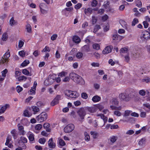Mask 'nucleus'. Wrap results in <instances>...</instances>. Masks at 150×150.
<instances>
[{"mask_svg": "<svg viewBox=\"0 0 150 150\" xmlns=\"http://www.w3.org/2000/svg\"><path fill=\"white\" fill-rule=\"evenodd\" d=\"M32 109L34 112V114H36V113L39 111V108L36 106H33L32 107Z\"/></svg>", "mask_w": 150, "mask_h": 150, "instance_id": "30", "label": "nucleus"}, {"mask_svg": "<svg viewBox=\"0 0 150 150\" xmlns=\"http://www.w3.org/2000/svg\"><path fill=\"white\" fill-rule=\"evenodd\" d=\"M18 54L22 57H24L25 55V52L24 50H21L19 51Z\"/></svg>", "mask_w": 150, "mask_h": 150, "instance_id": "53", "label": "nucleus"}, {"mask_svg": "<svg viewBox=\"0 0 150 150\" xmlns=\"http://www.w3.org/2000/svg\"><path fill=\"white\" fill-rule=\"evenodd\" d=\"M120 24L124 28H126L127 27V23L124 21L122 20H120L119 21Z\"/></svg>", "mask_w": 150, "mask_h": 150, "instance_id": "27", "label": "nucleus"}, {"mask_svg": "<svg viewBox=\"0 0 150 150\" xmlns=\"http://www.w3.org/2000/svg\"><path fill=\"white\" fill-rule=\"evenodd\" d=\"M50 50L49 47L47 46H46L45 48L43 49L42 50V52H50Z\"/></svg>", "mask_w": 150, "mask_h": 150, "instance_id": "60", "label": "nucleus"}, {"mask_svg": "<svg viewBox=\"0 0 150 150\" xmlns=\"http://www.w3.org/2000/svg\"><path fill=\"white\" fill-rule=\"evenodd\" d=\"M29 63V61L28 60H25L21 64V66L22 67H25Z\"/></svg>", "mask_w": 150, "mask_h": 150, "instance_id": "43", "label": "nucleus"}, {"mask_svg": "<svg viewBox=\"0 0 150 150\" xmlns=\"http://www.w3.org/2000/svg\"><path fill=\"white\" fill-rule=\"evenodd\" d=\"M139 94L141 96H144L145 95L146 91L144 90H141L139 91Z\"/></svg>", "mask_w": 150, "mask_h": 150, "instance_id": "63", "label": "nucleus"}, {"mask_svg": "<svg viewBox=\"0 0 150 150\" xmlns=\"http://www.w3.org/2000/svg\"><path fill=\"white\" fill-rule=\"evenodd\" d=\"M72 91L69 90H66L65 91V95L67 96L70 97V95L71 94Z\"/></svg>", "mask_w": 150, "mask_h": 150, "instance_id": "48", "label": "nucleus"}, {"mask_svg": "<svg viewBox=\"0 0 150 150\" xmlns=\"http://www.w3.org/2000/svg\"><path fill=\"white\" fill-rule=\"evenodd\" d=\"M109 18L107 14H105L101 17V20L103 22L107 21Z\"/></svg>", "mask_w": 150, "mask_h": 150, "instance_id": "32", "label": "nucleus"}, {"mask_svg": "<svg viewBox=\"0 0 150 150\" xmlns=\"http://www.w3.org/2000/svg\"><path fill=\"white\" fill-rule=\"evenodd\" d=\"M28 134L29 135L28 137L29 141L31 142L33 141L34 140V134L30 132H28Z\"/></svg>", "mask_w": 150, "mask_h": 150, "instance_id": "21", "label": "nucleus"}, {"mask_svg": "<svg viewBox=\"0 0 150 150\" xmlns=\"http://www.w3.org/2000/svg\"><path fill=\"white\" fill-rule=\"evenodd\" d=\"M111 38L113 42H118L123 38L124 37L117 34H115L112 35Z\"/></svg>", "mask_w": 150, "mask_h": 150, "instance_id": "6", "label": "nucleus"}, {"mask_svg": "<svg viewBox=\"0 0 150 150\" xmlns=\"http://www.w3.org/2000/svg\"><path fill=\"white\" fill-rule=\"evenodd\" d=\"M8 36L7 33H4L2 35L1 39L2 40L6 41L8 39Z\"/></svg>", "mask_w": 150, "mask_h": 150, "instance_id": "33", "label": "nucleus"}, {"mask_svg": "<svg viewBox=\"0 0 150 150\" xmlns=\"http://www.w3.org/2000/svg\"><path fill=\"white\" fill-rule=\"evenodd\" d=\"M10 24L11 26L14 25L16 24V22L14 20V18L12 17L10 20Z\"/></svg>", "mask_w": 150, "mask_h": 150, "instance_id": "36", "label": "nucleus"}, {"mask_svg": "<svg viewBox=\"0 0 150 150\" xmlns=\"http://www.w3.org/2000/svg\"><path fill=\"white\" fill-rule=\"evenodd\" d=\"M42 126L41 124H38L35 125L33 129V131L36 134L38 133L40 129L42 128Z\"/></svg>", "mask_w": 150, "mask_h": 150, "instance_id": "14", "label": "nucleus"}, {"mask_svg": "<svg viewBox=\"0 0 150 150\" xmlns=\"http://www.w3.org/2000/svg\"><path fill=\"white\" fill-rule=\"evenodd\" d=\"M101 98L99 96L96 95L94 96L92 98V100L94 103L99 102Z\"/></svg>", "mask_w": 150, "mask_h": 150, "instance_id": "22", "label": "nucleus"}, {"mask_svg": "<svg viewBox=\"0 0 150 150\" xmlns=\"http://www.w3.org/2000/svg\"><path fill=\"white\" fill-rule=\"evenodd\" d=\"M46 141L45 138L42 137L39 139L38 142L41 144H44L45 143Z\"/></svg>", "mask_w": 150, "mask_h": 150, "instance_id": "35", "label": "nucleus"}, {"mask_svg": "<svg viewBox=\"0 0 150 150\" xmlns=\"http://www.w3.org/2000/svg\"><path fill=\"white\" fill-rule=\"evenodd\" d=\"M72 40L73 41L76 43H78L80 42V38L77 36H74L73 37Z\"/></svg>", "mask_w": 150, "mask_h": 150, "instance_id": "23", "label": "nucleus"}, {"mask_svg": "<svg viewBox=\"0 0 150 150\" xmlns=\"http://www.w3.org/2000/svg\"><path fill=\"white\" fill-rule=\"evenodd\" d=\"M112 47L111 46H108L106 47L102 51V53L105 54L110 53L111 51Z\"/></svg>", "mask_w": 150, "mask_h": 150, "instance_id": "13", "label": "nucleus"}, {"mask_svg": "<svg viewBox=\"0 0 150 150\" xmlns=\"http://www.w3.org/2000/svg\"><path fill=\"white\" fill-rule=\"evenodd\" d=\"M100 25H96L94 28L93 32L96 33L99 29L100 28Z\"/></svg>", "mask_w": 150, "mask_h": 150, "instance_id": "50", "label": "nucleus"}, {"mask_svg": "<svg viewBox=\"0 0 150 150\" xmlns=\"http://www.w3.org/2000/svg\"><path fill=\"white\" fill-rule=\"evenodd\" d=\"M16 90L18 93H19L23 90V88L19 86H18L16 88Z\"/></svg>", "mask_w": 150, "mask_h": 150, "instance_id": "64", "label": "nucleus"}, {"mask_svg": "<svg viewBox=\"0 0 150 150\" xmlns=\"http://www.w3.org/2000/svg\"><path fill=\"white\" fill-rule=\"evenodd\" d=\"M47 114L45 112H42L38 115L37 117V120L39 122H42L46 120L47 118Z\"/></svg>", "mask_w": 150, "mask_h": 150, "instance_id": "3", "label": "nucleus"}, {"mask_svg": "<svg viewBox=\"0 0 150 150\" xmlns=\"http://www.w3.org/2000/svg\"><path fill=\"white\" fill-rule=\"evenodd\" d=\"M70 97L72 98H75L78 97L79 96V94L75 91H72Z\"/></svg>", "mask_w": 150, "mask_h": 150, "instance_id": "26", "label": "nucleus"}, {"mask_svg": "<svg viewBox=\"0 0 150 150\" xmlns=\"http://www.w3.org/2000/svg\"><path fill=\"white\" fill-rule=\"evenodd\" d=\"M119 98L121 100L128 101L129 100L130 97L129 94L125 92L120 94Z\"/></svg>", "mask_w": 150, "mask_h": 150, "instance_id": "7", "label": "nucleus"}, {"mask_svg": "<svg viewBox=\"0 0 150 150\" xmlns=\"http://www.w3.org/2000/svg\"><path fill=\"white\" fill-rule=\"evenodd\" d=\"M132 112V111L130 110H127L125 111L123 116H128Z\"/></svg>", "mask_w": 150, "mask_h": 150, "instance_id": "40", "label": "nucleus"}, {"mask_svg": "<svg viewBox=\"0 0 150 150\" xmlns=\"http://www.w3.org/2000/svg\"><path fill=\"white\" fill-rule=\"evenodd\" d=\"M12 140V137L11 136H8L6 138V141L5 143V145L10 148H11L13 147V145L12 144L10 143Z\"/></svg>", "mask_w": 150, "mask_h": 150, "instance_id": "11", "label": "nucleus"}, {"mask_svg": "<svg viewBox=\"0 0 150 150\" xmlns=\"http://www.w3.org/2000/svg\"><path fill=\"white\" fill-rule=\"evenodd\" d=\"M144 107V109L146 110V112H148L150 111V105L149 103H144L143 104Z\"/></svg>", "mask_w": 150, "mask_h": 150, "instance_id": "24", "label": "nucleus"}, {"mask_svg": "<svg viewBox=\"0 0 150 150\" xmlns=\"http://www.w3.org/2000/svg\"><path fill=\"white\" fill-rule=\"evenodd\" d=\"M9 105L8 104H6L2 106L0 109V113L2 114L4 113L6 109L9 108Z\"/></svg>", "mask_w": 150, "mask_h": 150, "instance_id": "17", "label": "nucleus"}, {"mask_svg": "<svg viewBox=\"0 0 150 150\" xmlns=\"http://www.w3.org/2000/svg\"><path fill=\"white\" fill-rule=\"evenodd\" d=\"M23 115L24 116L29 117L31 115V114H30L27 110H25L24 112Z\"/></svg>", "mask_w": 150, "mask_h": 150, "instance_id": "46", "label": "nucleus"}, {"mask_svg": "<svg viewBox=\"0 0 150 150\" xmlns=\"http://www.w3.org/2000/svg\"><path fill=\"white\" fill-rule=\"evenodd\" d=\"M98 4V1L96 0H93L91 3V6L92 7L96 6Z\"/></svg>", "mask_w": 150, "mask_h": 150, "instance_id": "61", "label": "nucleus"}, {"mask_svg": "<svg viewBox=\"0 0 150 150\" xmlns=\"http://www.w3.org/2000/svg\"><path fill=\"white\" fill-rule=\"evenodd\" d=\"M37 85V83L36 81L34 82L33 86L31 88V89L28 92V93L30 95H34L35 94L36 87Z\"/></svg>", "mask_w": 150, "mask_h": 150, "instance_id": "8", "label": "nucleus"}, {"mask_svg": "<svg viewBox=\"0 0 150 150\" xmlns=\"http://www.w3.org/2000/svg\"><path fill=\"white\" fill-rule=\"evenodd\" d=\"M83 53L81 52H79L77 53L76 57L77 58L80 59L83 57Z\"/></svg>", "mask_w": 150, "mask_h": 150, "instance_id": "51", "label": "nucleus"}, {"mask_svg": "<svg viewBox=\"0 0 150 150\" xmlns=\"http://www.w3.org/2000/svg\"><path fill=\"white\" fill-rule=\"evenodd\" d=\"M78 113L80 117L79 120L82 121L86 114L85 111L83 109H81L78 111Z\"/></svg>", "mask_w": 150, "mask_h": 150, "instance_id": "10", "label": "nucleus"}, {"mask_svg": "<svg viewBox=\"0 0 150 150\" xmlns=\"http://www.w3.org/2000/svg\"><path fill=\"white\" fill-rule=\"evenodd\" d=\"M112 105L115 106L118 104V101L116 99L114 98L112 99Z\"/></svg>", "mask_w": 150, "mask_h": 150, "instance_id": "45", "label": "nucleus"}, {"mask_svg": "<svg viewBox=\"0 0 150 150\" xmlns=\"http://www.w3.org/2000/svg\"><path fill=\"white\" fill-rule=\"evenodd\" d=\"M83 9L85 14L87 15H88V14L90 15L92 13L93 9L89 7L87 8H84Z\"/></svg>", "mask_w": 150, "mask_h": 150, "instance_id": "15", "label": "nucleus"}, {"mask_svg": "<svg viewBox=\"0 0 150 150\" xmlns=\"http://www.w3.org/2000/svg\"><path fill=\"white\" fill-rule=\"evenodd\" d=\"M138 20L136 18H134L132 22V25L134 26L138 23Z\"/></svg>", "mask_w": 150, "mask_h": 150, "instance_id": "56", "label": "nucleus"}, {"mask_svg": "<svg viewBox=\"0 0 150 150\" xmlns=\"http://www.w3.org/2000/svg\"><path fill=\"white\" fill-rule=\"evenodd\" d=\"M40 10L48 9L47 6L44 3H41L39 5Z\"/></svg>", "mask_w": 150, "mask_h": 150, "instance_id": "28", "label": "nucleus"}, {"mask_svg": "<svg viewBox=\"0 0 150 150\" xmlns=\"http://www.w3.org/2000/svg\"><path fill=\"white\" fill-rule=\"evenodd\" d=\"M146 142V139L145 138H142L139 140L138 144L140 146H143L145 144Z\"/></svg>", "mask_w": 150, "mask_h": 150, "instance_id": "20", "label": "nucleus"}, {"mask_svg": "<svg viewBox=\"0 0 150 150\" xmlns=\"http://www.w3.org/2000/svg\"><path fill=\"white\" fill-rule=\"evenodd\" d=\"M90 133L94 138L95 139L97 137L98 135L97 132H95L91 131Z\"/></svg>", "mask_w": 150, "mask_h": 150, "instance_id": "54", "label": "nucleus"}, {"mask_svg": "<svg viewBox=\"0 0 150 150\" xmlns=\"http://www.w3.org/2000/svg\"><path fill=\"white\" fill-rule=\"evenodd\" d=\"M26 29L27 32L30 33L31 32V28L30 25L29 24H28L26 26Z\"/></svg>", "mask_w": 150, "mask_h": 150, "instance_id": "41", "label": "nucleus"}, {"mask_svg": "<svg viewBox=\"0 0 150 150\" xmlns=\"http://www.w3.org/2000/svg\"><path fill=\"white\" fill-rule=\"evenodd\" d=\"M18 79L19 81H21L23 80L25 81L27 79V78L26 76H19Z\"/></svg>", "mask_w": 150, "mask_h": 150, "instance_id": "47", "label": "nucleus"}, {"mask_svg": "<svg viewBox=\"0 0 150 150\" xmlns=\"http://www.w3.org/2000/svg\"><path fill=\"white\" fill-rule=\"evenodd\" d=\"M18 129L20 135H24L26 133L25 131L24 130V127L20 124L17 125Z\"/></svg>", "mask_w": 150, "mask_h": 150, "instance_id": "9", "label": "nucleus"}, {"mask_svg": "<svg viewBox=\"0 0 150 150\" xmlns=\"http://www.w3.org/2000/svg\"><path fill=\"white\" fill-rule=\"evenodd\" d=\"M97 18L95 16H92V17L91 22L93 24H95L97 21Z\"/></svg>", "mask_w": 150, "mask_h": 150, "instance_id": "44", "label": "nucleus"}, {"mask_svg": "<svg viewBox=\"0 0 150 150\" xmlns=\"http://www.w3.org/2000/svg\"><path fill=\"white\" fill-rule=\"evenodd\" d=\"M24 42L21 40H20L18 42V47L19 48H21L23 45Z\"/></svg>", "mask_w": 150, "mask_h": 150, "instance_id": "59", "label": "nucleus"}, {"mask_svg": "<svg viewBox=\"0 0 150 150\" xmlns=\"http://www.w3.org/2000/svg\"><path fill=\"white\" fill-rule=\"evenodd\" d=\"M69 76L74 81L77 83L82 85L85 84V81L83 79L75 73H71L69 74Z\"/></svg>", "mask_w": 150, "mask_h": 150, "instance_id": "1", "label": "nucleus"}, {"mask_svg": "<svg viewBox=\"0 0 150 150\" xmlns=\"http://www.w3.org/2000/svg\"><path fill=\"white\" fill-rule=\"evenodd\" d=\"M67 74V72L65 71H62L59 73L58 76H59L62 77L66 76Z\"/></svg>", "mask_w": 150, "mask_h": 150, "instance_id": "38", "label": "nucleus"}, {"mask_svg": "<svg viewBox=\"0 0 150 150\" xmlns=\"http://www.w3.org/2000/svg\"><path fill=\"white\" fill-rule=\"evenodd\" d=\"M32 68H29L28 69H23L22 71V72L24 74L30 76L32 75Z\"/></svg>", "mask_w": 150, "mask_h": 150, "instance_id": "12", "label": "nucleus"}, {"mask_svg": "<svg viewBox=\"0 0 150 150\" xmlns=\"http://www.w3.org/2000/svg\"><path fill=\"white\" fill-rule=\"evenodd\" d=\"M21 73V72L19 71H16L15 72V76L16 78L18 79V78L20 76Z\"/></svg>", "mask_w": 150, "mask_h": 150, "instance_id": "62", "label": "nucleus"}, {"mask_svg": "<svg viewBox=\"0 0 150 150\" xmlns=\"http://www.w3.org/2000/svg\"><path fill=\"white\" fill-rule=\"evenodd\" d=\"M59 143V145L62 146H64L66 144L64 141L62 139H58Z\"/></svg>", "mask_w": 150, "mask_h": 150, "instance_id": "42", "label": "nucleus"}, {"mask_svg": "<svg viewBox=\"0 0 150 150\" xmlns=\"http://www.w3.org/2000/svg\"><path fill=\"white\" fill-rule=\"evenodd\" d=\"M81 97L82 98L86 99L88 98V96L86 93L83 92L81 93Z\"/></svg>", "mask_w": 150, "mask_h": 150, "instance_id": "52", "label": "nucleus"}, {"mask_svg": "<svg viewBox=\"0 0 150 150\" xmlns=\"http://www.w3.org/2000/svg\"><path fill=\"white\" fill-rule=\"evenodd\" d=\"M93 48L94 49L98 50L100 49V45L97 43H94L93 45Z\"/></svg>", "mask_w": 150, "mask_h": 150, "instance_id": "34", "label": "nucleus"}, {"mask_svg": "<svg viewBox=\"0 0 150 150\" xmlns=\"http://www.w3.org/2000/svg\"><path fill=\"white\" fill-rule=\"evenodd\" d=\"M75 126L73 124H69L67 125L64 128L65 133H69L71 132L74 129Z\"/></svg>", "mask_w": 150, "mask_h": 150, "instance_id": "5", "label": "nucleus"}, {"mask_svg": "<svg viewBox=\"0 0 150 150\" xmlns=\"http://www.w3.org/2000/svg\"><path fill=\"white\" fill-rule=\"evenodd\" d=\"M59 102L58 100L55 98L51 102V105L52 106H54L55 105L57 104Z\"/></svg>", "mask_w": 150, "mask_h": 150, "instance_id": "49", "label": "nucleus"}, {"mask_svg": "<svg viewBox=\"0 0 150 150\" xmlns=\"http://www.w3.org/2000/svg\"><path fill=\"white\" fill-rule=\"evenodd\" d=\"M121 54L127 53L128 51V49L126 48H122L120 50Z\"/></svg>", "mask_w": 150, "mask_h": 150, "instance_id": "57", "label": "nucleus"}, {"mask_svg": "<svg viewBox=\"0 0 150 150\" xmlns=\"http://www.w3.org/2000/svg\"><path fill=\"white\" fill-rule=\"evenodd\" d=\"M84 135L85 140L87 142L89 141L90 140V137L88 134L86 132H85Z\"/></svg>", "mask_w": 150, "mask_h": 150, "instance_id": "37", "label": "nucleus"}, {"mask_svg": "<svg viewBox=\"0 0 150 150\" xmlns=\"http://www.w3.org/2000/svg\"><path fill=\"white\" fill-rule=\"evenodd\" d=\"M48 146L51 148H54L56 147L55 144L53 142L52 139L50 138L48 141Z\"/></svg>", "mask_w": 150, "mask_h": 150, "instance_id": "16", "label": "nucleus"}, {"mask_svg": "<svg viewBox=\"0 0 150 150\" xmlns=\"http://www.w3.org/2000/svg\"><path fill=\"white\" fill-rule=\"evenodd\" d=\"M11 133L13 137V138L14 139H16L17 136L16 130L15 129H13L11 131Z\"/></svg>", "mask_w": 150, "mask_h": 150, "instance_id": "29", "label": "nucleus"}, {"mask_svg": "<svg viewBox=\"0 0 150 150\" xmlns=\"http://www.w3.org/2000/svg\"><path fill=\"white\" fill-rule=\"evenodd\" d=\"M97 116L100 117V118L103 120L104 123L106 122L108 120V118L103 114H98L97 115ZM104 124L105 123H104Z\"/></svg>", "mask_w": 150, "mask_h": 150, "instance_id": "25", "label": "nucleus"}, {"mask_svg": "<svg viewBox=\"0 0 150 150\" xmlns=\"http://www.w3.org/2000/svg\"><path fill=\"white\" fill-rule=\"evenodd\" d=\"M81 50L83 52H88L90 51L89 46L85 45L81 48Z\"/></svg>", "mask_w": 150, "mask_h": 150, "instance_id": "19", "label": "nucleus"}, {"mask_svg": "<svg viewBox=\"0 0 150 150\" xmlns=\"http://www.w3.org/2000/svg\"><path fill=\"white\" fill-rule=\"evenodd\" d=\"M8 72V70L7 69H5L4 70L1 71L2 76L4 77L6 76V74Z\"/></svg>", "mask_w": 150, "mask_h": 150, "instance_id": "55", "label": "nucleus"}, {"mask_svg": "<svg viewBox=\"0 0 150 150\" xmlns=\"http://www.w3.org/2000/svg\"><path fill=\"white\" fill-rule=\"evenodd\" d=\"M117 136H112L110 138V141L112 143H115L117 139Z\"/></svg>", "mask_w": 150, "mask_h": 150, "instance_id": "31", "label": "nucleus"}, {"mask_svg": "<svg viewBox=\"0 0 150 150\" xmlns=\"http://www.w3.org/2000/svg\"><path fill=\"white\" fill-rule=\"evenodd\" d=\"M28 140L25 137L22 136L21 137L18 141L19 143L25 144L27 142Z\"/></svg>", "mask_w": 150, "mask_h": 150, "instance_id": "18", "label": "nucleus"}, {"mask_svg": "<svg viewBox=\"0 0 150 150\" xmlns=\"http://www.w3.org/2000/svg\"><path fill=\"white\" fill-rule=\"evenodd\" d=\"M10 56L9 50L4 54L0 60V64L5 65L7 64L9 61V58Z\"/></svg>", "mask_w": 150, "mask_h": 150, "instance_id": "2", "label": "nucleus"}, {"mask_svg": "<svg viewBox=\"0 0 150 150\" xmlns=\"http://www.w3.org/2000/svg\"><path fill=\"white\" fill-rule=\"evenodd\" d=\"M110 107L112 110H120L122 109V107L121 106L117 107L114 105H110Z\"/></svg>", "mask_w": 150, "mask_h": 150, "instance_id": "39", "label": "nucleus"}, {"mask_svg": "<svg viewBox=\"0 0 150 150\" xmlns=\"http://www.w3.org/2000/svg\"><path fill=\"white\" fill-rule=\"evenodd\" d=\"M150 38V33L147 31H142L140 36V38L142 41L148 40Z\"/></svg>", "mask_w": 150, "mask_h": 150, "instance_id": "4", "label": "nucleus"}, {"mask_svg": "<svg viewBox=\"0 0 150 150\" xmlns=\"http://www.w3.org/2000/svg\"><path fill=\"white\" fill-rule=\"evenodd\" d=\"M136 5L138 7L140 8L142 6V4L140 1L137 0L136 1Z\"/></svg>", "mask_w": 150, "mask_h": 150, "instance_id": "58", "label": "nucleus"}]
</instances>
